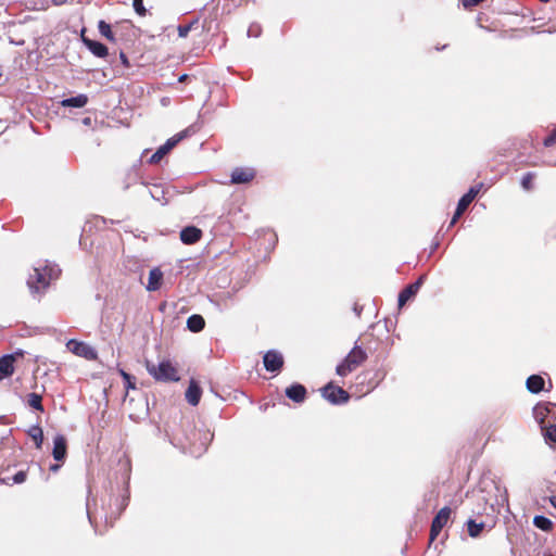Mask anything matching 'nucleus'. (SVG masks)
I'll return each mask as SVG.
<instances>
[{"label": "nucleus", "instance_id": "1", "mask_svg": "<svg viewBox=\"0 0 556 556\" xmlns=\"http://www.w3.org/2000/svg\"><path fill=\"white\" fill-rule=\"evenodd\" d=\"M53 268L49 266L34 269V273L27 279V286L33 294L40 295L46 291L53 279Z\"/></svg>", "mask_w": 556, "mask_h": 556}, {"label": "nucleus", "instance_id": "2", "mask_svg": "<svg viewBox=\"0 0 556 556\" xmlns=\"http://www.w3.org/2000/svg\"><path fill=\"white\" fill-rule=\"evenodd\" d=\"M366 359V352L361 346L355 345L343 362L337 366L336 372L341 377H345L361 366Z\"/></svg>", "mask_w": 556, "mask_h": 556}, {"label": "nucleus", "instance_id": "3", "mask_svg": "<svg viewBox=\"0 0 556 556\" xmlns=\"http://www.w3.org/2000/svg\"><path fill=\"white\" fill-rule=\"evenodd\" d=\"M146 368L156 381L168 382L179 380L178 371L169 361H163L159 365L147 362Z\"/></svg>", "mask_w": 556, "mask_h": 556}, {"label": "nucleus", "instance_id": "4", "mask_svg": "<svg viewBox=\"0 0 556 556\" xmlns=\"http://www.w3.org/2000/svg\"><path fill=\"white\" fill-rule=\"evenodd\" d=\"M320 393L324 399L333 405L345 404L351 397L348 391L339 386H334L332 382H329L323 387L320 389Z\"/></svg>", "mask_w": 556, "mask_h": 556}, {"label": "nucleus", "instance_id": "5", "mask_svg": "<svg viewBox=\"0 0 556 556\" xmlns=\"http://www.w3.org/2000/svg\"><path fill=\"white\" fill-rule=\"evenodd\" d=\"M451 514H452L451 508L447 506H444L434 516V518L432 519V522H431V528H430V535H429L430 542H433L438 538V535L440 534L442 529L448 522Z\"/></svg>", "mask_w": 556, "mask_h": 556}, {"label": "nucleus", "instance_id": "6", "mask_svg": "<svg viewBox=\"0 0 556 556\" xmlns=\"http://www.w3.org/2000/svg\"><path fill=\"white\" fill-rule=\"evenodd\" d=\"M67 348L75 355L85 357L86 359L91 361L97 357L94 349L85 342H80L73 339L68 341Z\"/></svg>", "mask_w": 556, "mask_h": 556}, {"label": "nucleus", "instance_id": "7", "mask_svg": "<svg viewBox=\"0 0 556 556\" xmlns=\"http://www.w3.org/2000/svg\"><path fill=\"white\" fill-rule=\"evenodd\" d=\"M109 505L110 506L114 505L116 509H115V511H113L111 514L110 517L105 516V528L106 529L112 528L114 526L115 521L119 518L123 510L127 506V502H126V498H119L117 496H110Z\"/></svg>", "mask_w": 556, "mask_h": 556}, {"label": "nucleus", "instance_id": "8", "mask_svg": "<svg viewBox=\"0 0 556 556\" xmlns=\"http://www.w3.org/2000/svg\"><path fill=\"white\" fill-rule=\"evenodd\" d=\"M425 276H420L415 282L406 286L399 294V306H404L410 299H413L417 292L419 291L422 282H424Z\"/></svg>", "mask_w": 556, "mask_h": 556}, {"label": "nucleus", "instance_id": "9", "mask_svg": "<svg viewBox=\"0 0 556 556\" xmlns=\"http://www.w3.org/2000/svg\"><path fill=\"white\" fill-rule=\"evenodd\" d=\"M264 367L268 371H279L283 366V357L277 351H268L263 357Z\"/></svg>", "mask_w": 556, "mask_h": 556}, {"label": "nucleus", "instance_id": "10", "mask_svg": "<svg viewBox=\"0 0 556 556\" xmlns=\"http://www.w3.org/2000/svg\"><path fill=\"white\" fill-rule=\"evenodd\" d=\"M255 170L249 167H236L231 173V184H249L255 178Z\"/></svg>", "mask_w": 556, "mask_h": 556}, {"label": "nucleus", "instance_id": "11", "mask_svg": "<svg viewBox=\"0 0 556 556\" xmlns=\"http://www.w3.org/2000/svg\"><path fill=\"white\" fill-rule=\"evenodd\" d=\"M81 40H83L84 45L90 50V52L93 55L101 58V59L106 58L109 55V50H108L106 46H104L103 43H101L99 41H96V40L85 37L84 33L81 34Z\"/></svg>", "mask_w": 556, "mask_h": 556}, {"label": "nucleus", "instance_id": "12", "mask_svg": "<svg viewBox=\"0 0 556 556\" xmlns=\"http://www.w3.org/2000/svg\"><path fill=\"white\" fill-rule=\"evenodd\" d=\"M67 454V442L64 435L58 434L53 440V458L63 462Z\"/></svg>", "mask_w": 556, "mask_h": 556}, {"label": "nucleus", "instance_id": "13", "mask_svg": "<svg viewBox=\"0 0 556 556\" xmlns=\"http://www.w3.org/2000/svg\"><path fill=\"white\" fill-rule=\"evenodd\" d=\"M306 388L301 383H293L286 389L287 397L295 403H303L306 399Z\"/></svg>", "mask_w": 556, "mask_h": 556}, {"label": "nucleus", "instance_id": "14", "mask_svg": "<svg viewBox=\"0 0 556 556\" xmlns=\"http://www.w3.org/2000/svg\"><path fill=\"white\" fill-rule=\"evenodd\" d=\"M202 238V230L194 227L188 226L180 231V240L185 244H194Z\"/></svg>", "mask_w": 556, "mask_h": 556}, {"label": "nucleus", "instance_id": "15", "mask_svg": "<svg viewBox=\"0 0 556 556\" xmlns=\"http://www.w3.org/2000/svg\"><path fill=\"white\" fill-rule=\"evenodd\" d=\"M15 355L8 354L0 357V381L12 376L14 372Z\"/></svg>", "mask_w": 556, "mask_h": 556}, {"label": "nucleus", "instance_id": "16", "mask_svg": "<svg viewBox=\"0 0 556 556\" xmlns=\"http://www.w3.org/2000/svg\"><path fill=\"white\" fill-rule=\"evenodd\" d=\"M202 395V389L200 388L199 383L191 379L188 386V389L186 391V400L189 404L192 406H195L199 404Z\"/></svg>", "mask_w": 556, "mask_h": 556}, {"label": "nucleus", "instance_id": "17", "mask_svg": "<svg viewBox=\"0 0 556 556\" xmlns=\"http://www.w3.org/2000/svg\"><path fill=\"white\" fill-rule=\"evenodd\" d=\"M556 407V404L554 403H546V404H538L534 409H533V413H534V416H535V419L539 421V424L541 425V427H543L544 425H546V417L547 415L552 412V408Z\"/></svg>", "mask_w": 556, "mask_h": 556}, {"label": "nucleus", "instance_id": "18", "mask_svg": "<svg viewBox=\"0 0 556 556\" xmlns=\"http://www.w3.org/2000/svg\"><path fill=\"white\" fill-rule=\"evenodd\" d=\"M163 281V273L159 267L152 268L149 273L147 290L156 291L161 288Z\"/></svg>", "mask_w": 556, "mask_h": 556}, {"label": "nucleus", "instance_id": "19", "mask_svg": "<svg viewBox=\"0 0 556 556\" xmlns=\"http://www.w3.org/2000/svg\"><path fill=\"white\" fill-rule=\"evenodd\" d=\"M544 386H545V380L540 375H532V376L528 377V379L526 381V387H527L528 391L531 393H534V394H538L541 391H543Z\"/></svg>", "mask_w": 556, "mask_h": 556}, {"label": "nucleus", "instance_id": "20", "mask_svg": "<svg viewBox=\"0 0 556 556\" xmlns=\"http://www.w3.org/2000/svg\"><path fill=\"white\" fill-rule=\"evenodd\" d=\"M479 193L478 187H471L467 193H465L458 201L457 207L459 211H466L471 202L476 199Z\"/></svg>", "mask_w": 556, "mask_h": 556}, {"label": "nucleus", "instance_id": "21", "mask_svg": "<svg viewBox=\"0 0 556 556\" xmlns=\"http://www.w3.org/2000/svg\"><path fill=\"white\" fill-rule=\"evenodd\" d=\"M87 103L88 97L83 93L61 101V105L64 108H84Z\"/></svg>", "mask_w": 556, "mask_h": 556}, {"label": "nucleus", "instance_id": "22", "mask_svg": "<svg viewBox=\"0 0 556 556\" xmlns=\"http://www.w3.org/2000/svg\"><path fill=\"white\" fill-rule=\"evenodd\" d=\"M205 320L201 315L194 314L187 319V327L192 332H199L203 330Z\"/></svg>", "mask_w": 556, "mask_h": 556}, {"label": "nucleus", "instance_id": "23", "mask_svg": "<svg viewBox=\"0 0 556 556\" xmlns=\"http://www.w3.org/2000/svg\"><path fill=\"white\" fill-rule=\"evenodd\" d=\"M536 177L538 174L534 172L526 173L520 180L521 188L527 192L532 191L534 189V180L536 179Z\"/></svg>", "mask_w": 556, "mask_h": 556}, {"label": "nucleus", "instance_id": "24", "mask_svg": "<svg viewBox=\"0 0 556 556\" xmlns=\"http://www.w3.org/2000/svg\"><path fill=\"white\" fill-rule=\"evenodd\" d=\"M26 403L29 407L39 412H43L42 396L40 394L35 392L27 394Z\"/></svg>", "mask_w": 556, "mask_h": 556}, {"label": "nucleus", "instance_id": "25", "mask_svg": "<svg viewBox=\"0 0 556 556\" xmlns=\"http://www.w3.org/2000/svg\"><path fill=\"white\" fill-rule=\"evenodd\" d=\"M533 525L536 528H539L543 531H546V532H548L553 529V521L545 516H535L533 518Z\"/></svg>", "mask_w": 556, "mask_h": 556}, {"label": "nucleus", "instance_id": "26", "mask_svg": "<svg viewBox=\"0 0 556 556\" xmlns=\"http://www.w3.org/2000/svg\"><path fill=\"white\" fill-rule=\"evenodd\" d=\"M483 529H484L483 522L478 523L473 519H469L467 521V531L471 538L479 536Z\"/></svg>", "mask_w": 556, "mask_h": 556}, {"label": "nucleus", "instance_id": "27", "mask_svg": "<svg viewBox=\"0 0 556 556\" xmlns=\"http://www.w3.org/2000/svg\"><path fill=\"white\" fill-rule=\"evenodd\" d=\"M98 29H99V33L105 37L109 41L111 42H115V36L112 31V28H111V25L108 24L105 21H100L98 23Z\"/></svg>", "mask_w": 556, "mask_h": 556}, {"label": "nucleus", "instance_id": "28", "mask_svg": "<svg viewBox=\"0 0 556 556\" xmlns=\"http://www.w3.org/2000/svg\"><path fill=\"white\" fill-rule=\"evenodd\" d=\"M29 435L31 437V439L34 440L35 444H36V447L37 448H41V445H42V442H43V432H42V429L38 426L36 427H33L30 430H29Z\"/></svg>", "mask_w": 556, "mask_h": 556}, {"label": "nucleus", "instance_id": "29", "mask_svg": "<svg viewBox=\"0 0 556 556\" xmlns=\"http://www.w3.org/2000/svg\"><path fill=\"white\" fill-rule=\"evenodd\" d=\"M541 428L544 431V438L556 443V424H546Z\"/></svg>", "mask_w": 556, "mask_h": 556}, {"label": "nucleus", "instance_id": "30", "mask_svg": "<svg viewBox=\"0 0 556 556\" xmlns=\"http://www.w3.org/2000/svg\"><path fill=\"white\" fill-rule=\"evenodd\" d=\"M168 153L164 146H161L150 157V164H157Z\"/></svg>", "mask_w": 556, "mask_h": 556}, {"label": "nucleus", "instance_id": "31", "mask_svg": "<svg viewBox=\"0 0 556 556\" xmlns=\"http://www.w3.org/2000/svg\"><path fill=\"white\" fill-rule=\"evenodd\" d=\"M119 375L123 377L125 381V388L126 390L136 389L135 378L126 372L124 369H119Z\"/></svg>", "mask_w": 556, "mask_h": 556}, {"label": "nucleus", "instance_id": "32", "mask_svg": "<svg viewBox=\"0 0 556 556\" xmlns=\"http://www.w3.org/2000/svg\"><path fill=\"white\" fill-rule=\"evenodd\" d=\"M185 137V132H180L169 138L163 146L169 152L182 138Z\"/></svg>", "mask_w": 556, "mask_h": 556}, {"label": "nucleus", "instance_id": "33", "mask_svg": "<svg viewBox=\"0 0 556 556\" xmlns=\"http://www.w3.org/2000/svg\"><path fill=\"white\" fill-rule=\"evenodd\" d=\"M132 5L138 15H140V16L146 15L147 10L143 7V0H132Z\"/></svg>", "mask_w": 556, "mask_h": 556}, {"label": "nucleus", "instance_id": "34", "mask_svg": "<svg viewBox=\"0 0 556 556\" xmlns=\"http://www.w3.org/2000/svg\"><path fill=\"white\" fill-rule=\"evenodd\" d=\"M33 9L46 11L50 8V3L48 0H35L33 1Z\"/></svg>", "mask_w": 556, "mask_h": 556}, {"label": "nucleus", "instance_id": "35", "mask_svg": "<svg viewBox=\"0 0 556 556\" xmlns=\"http://www.w3.org/2000/svg\"><path fill=\"white\" fill-rule=\"evenodd\" d=\"M26 478H27L26 471L21 470L13 476L12 480H13V483L18 484V483L25 482Z\"/></svg>", "mask_w": 556, "mask_h": 556}, {"label": "nucleus", "instance_id": "36", "mask_svg": "<svg viewBox=\"0 0 556 556\" xmlns=\"http://www.w3.org/2000/svg\"><path fill=\"white\" fill-rule=\"evenodd\" d=\"M192 28V23L191 24H187V25H179L178 26V35L179 37H187L189 31L191 30Z\"/></svg>", "mask_w": 556, "mask_h": 556}, {"label": "nucleus", "instance_id": "37", "mask_svg": "<svg viewBox=\"0 0 556 556\" xmlns=\"http://www.w3.org/2000/svg\"><path fill=\"white\" fill-rule=\"evenodd\" d=\"M484 0H462V3L465 9H471L479 5Z\"/></svg>", "mask_w": 556, "mask_h": 556}, {"label": "nucleus", "instance_id": "38", "mask_svg": "<svg viewBox=\"0 0 556 556\" xmlns=\"http://www.w3.org/2000/svg\"><path fill=\"white\" fill-rule=\"evenodd\" d=\"M464 213H465L464 211H462V210L459 211V208L456 207V211L454 213V216H453L450 225L451 226L455 225Z\"/></svg>", "mask_w": 556, "mask_h": 556}, {"label": "nucleus", "instance_id": "39", "mask_svg": "<svg viewBox=\"0 0 556 556\" xmlns=\"http://www.w3.org/2000/svg\"><path fill=\"white\" fill-rule=\"evenodd\" d=\"M464 213H465L464 211H462V210L459 211V208L456 207V211L454 213V216H453L450 225L451 226L455 225Z\"/></svg>", "mask_w": 556, "mask_h": 556}, {"label": "nucleus", "instance_id": "40", "mask_svg": "<svg viewBox=\"0 0 556 556\" xmlns=\"http://www.w3.org/2000/svg\"><path fill=\"white\" fill-rule=\"evenodd\" d=\"M119 59L125 66H129L128 58L124 52L119 53Z\"/></svg>", "mask_w": 556, "mask_h": 556}, {"label": "nucleus", "instance_id": "41", "mask_svg": "<svg viewBox=\"0 0 556 556\" xmlns=\"http://www.w3.org/2000/svg\"><path fill=\"white\" fill-rule=\"evenodd\" d=\"M51 2L55 7H61V5L66 4L68 2V0H52Z\"/></svg>", "mask_w": 556, "mask_h": 556}, {"label": "nucleus", "instance_id": "42", "mask_svg": "<svg viewBox=\"0 0 556 556\" xmlns=\"http://www.w3.org/2000/svg\"><path fill=\"white\" fill-rule=\"evenodd\" d=\"M189 79V75L182 74L179 76L178 81L179 83H186Z\"/></svg>", "mask_w": 556, "mask_h": 556}, {"label": "nucleus", "instance_id": "43", "mask_svg": "<svg viewBox=\"0 0 556 556\" xmlns=\"http://www.w3.org/2000/svg\"><path fill=\"white\" fill-rule=\"evenodd\" d=\"M551 504L556 508V496L549 498Z\"/></svg>", "mask_w": 556, "mask_h": 556}, {"label": "nucleus", "instance_id": "44", "mask_svg": "<svg viewBox=\"0 0 556 556\" xmlns=\"http://www.w3.org/2000/svg\"><path fill=\"white\" fill-rule=\"evenodd\" d=\"M50 469H51V470H53V471H55V470H58V469H59V465H53V466H51V467H50Z\"/></svg>", "mask_w": 556, "mask_h": 556}, {"label": "nucleus", "instance_id": "45", "mask_svg": "<svg viewBox=\"0 0 556 556\" xmlns=\"http://www.w3.org/2000/svg\"><path fill=\"white\" fill-rule=\"evenodd\" d=\"M84 122H85V124H89L90 118H88V117H87V118H85V121H84Z\"/></svg>", "mask_w": 556, "mask_h": 556}]
</instances>
